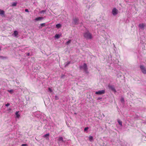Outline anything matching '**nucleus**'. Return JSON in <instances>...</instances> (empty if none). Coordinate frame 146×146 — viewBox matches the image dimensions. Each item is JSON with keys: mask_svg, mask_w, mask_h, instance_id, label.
<instances>
[{"mask_svg": "<svg viewBox=\"0 0 146 146\" xmlns=\"http://www.w3.org/2000/svg\"><path fill=\"white\" fill-rule=\"evenodd\" d=\"M62 25H61L60 24H58L56 25V27L57 29H59L61 27Z\"/></svg>", "mask_w": 146, "mask_h": 146, "instance_id": "nucleus-13", "label": "nucleus"}, {"mask_svg": "<svg viewBox=\"0 0 146 146\" xmlns=\"http://www.w3.org/2000/svg\"><path fill=\"white\" fill-rule=\"evenodd\" d=\"M0 58H5V57L3 56H0Z\"/></svg>", "mask_w": 146, "mask_h": 146, "instance_id": "nucleus-32", "label": "nucleus"}, {"mask_svg": "<svg viewBox=\"0 0 146 146\" xmlns=\"http://www.w3.org/2000/svg\"><path fill=\"white\" fill-rule=\"evenodd\" d=\"M84 37L86 39H91L92 38V34L89 31H87L83 34Z\"/></svg>", "mask_w": 146, "mask_h": 146, "instance_id": "nucleus-1", "label": "nucleus"}, {"mask_svg": "<svg viewBox=\"0 0 146 146\" xmlns=\"http://www.w3.org/2000/svg\"><path fill=\"white\" fill-rule=\"evenodd\" d=\"M46 12V10H42L40 11V13L41 14L44 13Z\"/></svg>", "mask_w": 146, "mask_h": 146, "instance_id": "nucleus-21", "label": "nucleus"}, {"mask_svg": "<svg viewBox=\"0 0 146 146\" xmlns=\"http://www.w3.org/2000/svg\"><path fill=\"white\" fill-rule=\"evenodd\" d=\"M118 10L115 8L113 9L112 10V13L113 15H115L117 14Z\"/></svg>", "mask_w": 146, "mask_h": 146, "instance_id": "nucleus-4", "label": "nucleus"}, {"mask_svg": "<svg viewBox=\"0 0 146 146\" xmlns=\"http://www.w3.org/2000/svg\"><path fill=\"white\" fill-rule=\"evenodd\" d=\"M121 102H124V98H122L121 99Z\"/></svg>", "mask_w": 146, "mask_h": 146, "instance_id": "nucleus-26", "label": "nucleus"}, {"mask_svg": "<svg viewBox=\"0 0 146 146\" xmlns=\"http://www.w3.org/2000/svg\"><path fill=\"white\" fill-rule=\"evenodd\" d=\"M25 11L26 12H29V11L28 9H25Z\"/></svg>", "mask_w": 146, "mask_h": 146, "instance_id": "nucleus-29", "label": "nucleus"}, {"mask_svg": "<svg viewBox=\"0 0 146 146\" xmlns=\"http://www.w3.org/2000/svg\"><path fill=\"white\" fill-rule=\"evenodd\" d=\"M61 36V35H60L59 34H56L54 36V37L56 38H58L60 37Z\"/></svg>", "mask_w": 146, "mask_h": 146, "instance_id": "nucleus-12", "label": "nucleus"}, {"mask_svg": "<svg viewBox=\"0 0 146 146\" xmlns=\"http://www.w3.org/2000/svg\"><path fill=\"white\" fill-rule=\"evenodd\" d=\"M105 92L104 90H102L98 92H96L95 94H96L102 95L104 94Z\"/></svg>", "mask_w": 146, "mask_h": 146, "instance_id": "nucleus-5", "label": "nucleus"}, {"mask_svg": "<svg viewBox=\"0 0 146 146\" xmlns=\"http://www.w3.org/2000/svg\"><path fill=\"white\" fill-rule=\"evenodd\" d=\"M70 62H66V65H65V66H68L70 63Z\"/></svg>", "mask_w": 146, "mask_h": 146, "instance_id": "nucleus-25", "label": "nucleus"}, {"mask_svg": "<svg viewBox=\"0 0 146 146\" xmlns=\"http://www.w3.org/2000/svg\"><path fill=\"white\" fill-rule=\"evenodd\" d=\"M140 69L142 72L145 74H146V68L143 65H140Z\"/></svg>", "mask_w": 146, "mask_h": 146, "instance_id": "nucleus-2", "label": "nucleus"}, {"mask_svg": "<svg viewBox=\"0 0 146 146\" xmlns=\"http://www.w3.org/2000/svg\"><path fill=\"white\" fill-rule=\"evenodd\" d=\"M26 54L27 56H29L30 55V54L29 53H26Z\"/></svg>", "mask_w": 146, "mask_h": 146, "instance_id": "nucleus-31", "label": "nucleus"}, {"mask_svg": "<svg viewBox=\"0 0 146 146\" xmlns=\"http://www.w3.org/2000/svg\"><path fill=\"white\" fill-rule=\"evenodd\" d=\"M5 11L3 10L0 9V15L1 16L4 17L5 16Z\"/></svg>", "mask_w": 146, "mask_h": 146, "instance_id": "nucleus-7", "label": "nucleus"}, {"mask_svg": "<svg viewBox=\"0 0 146 146\" xmlns=\"http://www.w3.org/2000/svg\"><path fill=\"white\" fill-rule=\"evenodd\" d=\"M18 34V33L17 31H14L13 35L14 36L16 37Z\"/></svg>", "mask_w": 146, "mask_h": 146, "instance_id": "nucleus-11", "label": "nucleus"}, {"mask_svg": "<svg viewBox=\"0 0 146 146\" xmlns=\"http://www.w3.org/2000/svg\"><path fill=\"white\" fill-rule=\"evenodd\" d=\"M8 91L9 92H10L11 94H12L13 92V90H8Z\"/></svg>", "mask_w": 146, "mask_h": 146, "instance_id": "nucleus-20", "label": "nucleus"}, {"mask_svg": "<svg viewBox=\"0 0 146 146\" xmlns=\"http://www.w3.org/2000/svg\"><path fill=\"white\" fill-rule=\"evenodd\" d=\"M89 128L88 127H86L84 129V131H86L88 130V129Z\"/></svg>", "mask_w": 146, "mask_h": 146, "instance_id": "nucleus-23", "label": "nucleus"}, {"mask_svg": "<svg viewBox=\"0 0 146 146\" xmlns=\"http://www.w3.org/2000/svg\"><path fill=\"white\" fill-rule=\"evenodd\" d=\"M74 23L76 25L78 24V18H75L73 19Z\"/></svg>", "mask_w": 146, "mask_h": 146, "instance_id": "nucleus-9", "label": "nucleus"}, {"mask_svg": "<svg viewBox=\"0 0 146 146\" xmlns=\"http://www.w3.org/2000/svg\"><path fill=\"white\" fill-rule=\"evenodd\" d=\"M44 25H45V24L44 23H42V24H40V25L41 26H44Z\"/></svg>", "mask_w": 146, "mask_h": 146, "instance_id": "nucleus-30", "label": "nucleus"}, {"mask_svg": "<svg viewBox=\"0 0 146 146\" xmlns=\"http://www.w3.org/2000/svg\"><path fill=\"white\" fill-rule=\"evenodd\" d=\"M48 90L50 92H52V89L50 87H49L48 88Z\"/></svg>", "mask_w": 146, "mask_h": 146, "instance_id": "nucleus-22", "label": "nucleus"}, {"mask_svg": "<svg viewBox=\"0 0 146 146\" xmlns=\"http://www.w3.org/2000/svg\"><path fill=\"white\" fill-rule=\"evenodd\" d=\"M145 26V25L143 23L140 24L139 25V27L143 30H144Z\"/></svg>", "mask_w": 146, "mask_h": 146, "instance_id": "nucleus-8", "label": "nucleus"}, {"mask_svg": "<svg viewBox=\"0 0 146 146\" xmlns=\"http://www.w3.org/2000/svg\"><path fill=\"white\" fill-rule=\"evenodd\" d=\"M80 68H82L86 72H87L88 68L87 67V65L86 63H84L83 65L82 66H80Z\"/></svg>", "mask_w": 146, "mask_h": 146, "instance_id": "nucleus-3", "label": "nucleus"}, {"mask_svg": "<svg viewBox=\"0 0 146 146\" xmlns=\"http://www.w3.org/2000/svg\"><path fill=\"white\" fill-rule=\"evenodd\" d=\"M55 99H56V100H58V97L57 96H55Z\"/></svg>", "mask_w": 146, "mask_h": 146, "instance_id": "nucleus-27", "label": "nucleus"}, {"mask_svg": "<svg viewBox=\"0 0 146 146\" xmlns=\"http://www.w3.org/2000/svg\"><path fill=\"white\" fill-rule=\"evenodd\" d=\"M71 41V40H69L68 41L66 42V44L67 45L68 44H69L70 43Z\"/></svg>", "mask_w": 146, "mask_h": 146, "instance_id": "nucleus-19", "label": "nucleus"}, {"mask_svg": "<svg viewBox=\"0 0 146 146\" xmlns=\"http://www.w3.org/2000/svg\"><path fill=\"white\" fill-rule=\"evenodd\" d=\"M17 4V3L16 2H13L12 3V6H16Z\"/></svg>", "mask_w": 146, "mask_h": 146, "instance_id": "nucleus-18", "label": "nucleus"}, {"mask_svg": "<svg viewBox=\"0 0 146 146\" xmlns=\"http://www.w3.org/2000/svg\"><path fill=\"white\" fill-rule=\"evenodd\" d=\"M118 123H119V124L120 125H122V122L121 121H118Z\"/></svg>", "mask_w": 146, "mask_h": 146, "instance_id": "nucleus-24", "label": "nucleus"}, {"mask_svg": "<svg viewBox=\"0 0 146 146\" xmlns=\"http://www.w3.org/2000/svg\"><path fill=\"white\" fill-rule=\"evenodd\" d=\"M43 17H39L35 19V20L36 21H40L43 19Z\"/></svg>", "mask_w": 146, "mask_h": 146, "instance_id": "nucleus-10", "label": "nucleus"}, {"mask_svg": "<svg viewBox=\"0 0 146 146\" xmlns=\"http://www.w3.org/2000/svg\"><path fill=\"white\" fill-rule=\"evenodd\" d=\"M89 140H90V141H91L93 139V137H92V136H90L89 137Z\"/></svg>", "mask_w": 146, "mask_h": 146, "instance_id": "nucleus-17", "label": "nucleus"}, {"mask_svg": "<svg viewBox=\"0 0 146 146\" xmlns=\"http://www.w3.org/2000/svg\"><path fill=\"white\" fill-rule=\"evenodd\" d=\"M19 111H17L15 113V114L16 115L17 117L19 118L20 115L18 114Z\"/></svg>", "mask_w": 146, "mask_h": 146, "instance_id": "nucleus-15", "label": "nucleus"}, {"mask_svg": "<svg viewBox=\"0 0 146 146\" xmlns=\"http://www.w3.org/2000/svg\"><path fill=\"white\" fill-rule=\"evenodd\" d=\"M49 135L50 134L49 133L46 134L43 136V137H48L49 136Z\"/></svg>", "mask_w": 146, "mask_h": 146, "instance_id": "nucleus-16", "label": "nucleus"}, {"mask_svg": "<svg viewBox=\"0 0 146 146\" xmlns=\"http://www.w3.org/2000/svg\"><path fill=\"white\" fill-rule=\"evenodd\" d=\"M58 140L59 141H64L63 139V138L62 137H59L58 138Z\"/></svg>", "mask_w": 146, "mask_h": 146, "instance_id": "nucleus-14", "label": "nucleus"}, {"mask_svg": "<svg viewBox=\"0 0 146 146\" xmlns=\"http://www.w3.org/2000/svg\"><path fill=\"white\" fill-rule=\"evenodd\" d=\"M9 105H10V104L8 103L7 104H6V105H5V106L7 107L9 106Z\"/></svg>", "mask_w": 146, "mask_h": 146, "instance_id": "nucleus-28", "label": "nucleus"}, {"mask_svg": "<svg viewBox=\"0 0 146 146\" xmlns=\"http://www.w3.org/2000/svg\"><path fill=\"white\" fill-rule=\"evenodd\" d=\"M108 87L110 89H111L112 91L114 92H116L115 89L113 86L109 85H108Z\"/></svg>", "mask_w": 146, "mask_h": 146, "instance_id": "nucleus-6", "label": "nucleus"}]
</instances>
